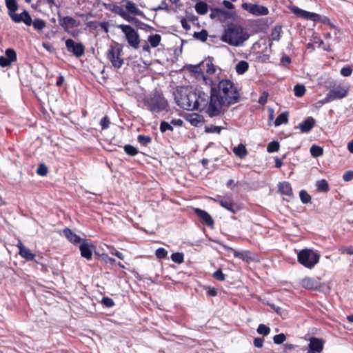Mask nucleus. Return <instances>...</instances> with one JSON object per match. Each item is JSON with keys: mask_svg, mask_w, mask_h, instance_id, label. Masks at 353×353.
<instances>
[{"mask_svg": "<svg viewBox=\"0 0 353 353\" xmlns=\"http://www.w3.org/2000/svg\"><path fill=\"white\" fill-rule=\"evenodd\" d=\"M211 91L220 103V110L223 106H230L239 101L240 94L234 83L229 79H222L217 86H212Z\"/></svg>", "mask_w": 353, "mask_h": 353, "instance_id": "obj_1", "label": "nucleus"}, {"mask_svg": "<svg viewBox=\"0 0 353 353\" xmlns=\"http://www.w3.org/2000/svg\"><path fill=\"white\" fill-rule=\"evenodd\" d=\"M196 99L194 100L196 110L205 112L210 117H219L223 114V111L220 110V103L217 97L210 91V95L203 91L197 90Z\"/></svg>", "mask_w": 353, "mask_h": 353, "instance_id": "obj_2", "label": "nucleus"}, {"mask_svg": "<svg viewBox=\"0 0 353 353\" xmlns=\"http://www.w3.org/2000/svg\"><path fill=\"white\" fill-rule=\"evenodd\" d=\"M250 37L247 31L240 25L228 24L225 28L220 39L232 46H241Z\"/></svg>", "mask_w": 353, "mask_h": 353, "instance_id": "obj_3", "label": "nucleus"}, {"mask_svg": "<svg viewBox=\"0 0 353 353\" xmlns=\"http://www.w3.org/2000/svg\"><path fill=\"white\" fill-rule=\"evenodd\" d=\"M174 100L176 104L186 110H194L196 92L188 91L185 89H177L174 93Z\"/></svg>", "mask_w": 353, "mask_h": 353, "instance_id": "obj_4", "label": "nucleus"}, {"mask_svg": "<svg viewBox=\"0 0 353 353\" xmlns=\"http://www.w3.org/2000/svg\"><path fill=\"white\" fill-rule=\"evenodd\" d=\"M146 108L152 113H159L168 108V102L162 94L155 91L151 96L146 97L143 101Z\"/></svg>", "mask_w": 353, "mask_h": 353, "instance_id": "obj_5", "label": "nucleus"}, {"mask_svg": "<svg viewBox=\"0 0 353 353\" xmlns=\"http://www.w3.org/2000/svg\"><path fill=\"white\" fill-rule=\"evenodd\" d=\"M298 261L307 268H312L318 263L320 255L310 249L301 250L298 253Z\"/></svg>", "mask_w": 353, "mask_h": 353, "instance_id": "obj_6", "label": "nucleus"}, {"mask_svg": "<svg viewBox=\"0 0 353 353\" xmlns=\"http://www.w3.org/2000/svg\"><path fill=\"white\" fill-rule=\"evenodd\" d=\"M117 27L125 34L128 44L134 49H138L140 43L139 33L130 25L121 24Z\"/></svg>", "mask_w": 353, "mask_h": 353, "instance_id": "obj_7", "label": "nucleus"}, {"mask_svg": "<svg viewBox=\"0 0 353 353\" xmlns=\"http://www.w3.org/2000/svg\"><path fill=\"white\" fill-rule=\"evenodd\" d=\"M121 53L122 48L119 45L112 46L108 52V59L114 68H120L124 63Z\"/></svg>", "mask_w": 353, "mask_h": 353, "instance_id": "obj_8", "label": "nucleus"}, {"mask_svg": "<svg viewBox=\"0 0 353 353\" xmlns=\"http://www.w3.org/2000/svg\"><path fill=\"white\" fill-rule=\"evenodd\" d=\"M347 90L345 88L341 85L334 87L329 91L325 99L319 101V103L323 105L336 99H343L347 95Z\"/></svg>", "mask_w": 353, "mask_h": 353, "instance_id": "obj_9", "label": "nucleus"}, {"mask_svg": "<svg viewBox=\"0 0 353 353\" xmlns=\"http://www.w3.org/2000/svg\"><path fill=\"white\" fill-rule=\"evenodd\" d=\"M241 7L243 10L255 16H263L269 13L268 8L263 6L243 3Z\"/></svg>", "mask_w": 353, "mask_h": 353, "instance_id": "obj_10", "label": "nucleus"}, {"mask_svg": "<svg viewBox=\"0 0 353 353\" xmlns=\"http://www.w3.org/2000/svg\"><path fill=\"white\" fill-rule=\"evenodd\" d=\"M67 50L72 53L77 57H81L84 54L85 48L81 43H75L72 39L65 41Z\"/></svg>", "mask_w": 353, "mask_h": 353, "instance_id": "obj_11", "label": "nucleus"}, {"mask_svg": "<svg viewBox=\"0 0 353 353\" xmlns=\"http://www.w3.org/2000/svg\"><path fill=\"white\" fill-rule=\"evenodd\" d=\"M58 16L59 24L63 27L65 32H69L70 29L78 27L80 25L79 21L71 17H61L59 14H58Z\"/></svg>", "mask_w": 353, "mask_h": 353, "instance_id": "obj_12", "label": "nucleus"}, {"mask_svg": "<svg viewBox=\"0 0 353 353\" xmlns=\"http://www.w3.org/2000/svg\"><path fill=\"white\" fill-rule=\"evenodd\" d=\"M5 54L6 57H0V65L1 67H8L10 65L12 62L17 61V54L12 48L6 49Z\"/></svg>", "mask_w": 353, "mask_h": 353, "instance_id": "obj_13", "label": "nucleus"}, {"mask_svg": "<svg viewBox=\"0 0 353 353\" xmlns=\"http://www.w3.org/2000/svg\"><path fill=\"white\" fill-rule=\"evenodd\" d=\"M224 248L226 251H230L232 252L234 254V256L236 258L240 259L245 262H250L254 260V256L252 254V253L250 251L245 250V251H236L234 250L233 248L224 245Z\"/></svg>", "mask_w": 353, "mask_h": 353, "instance_id": "obj_14", "label": "nucleus"}, {"mask_svg": "<svg viewBox=\"0 0 353 353\" xmlns=\"http://www.w3.org/2000/svg\"><path fill=\"white\" fill-rule=\"evenodd\" d=\"M292 11L296 16L303 19H309L314 21H316L320 19V16L318 14L307 12L297 7H293L292 8Z\"/></svg>", "mask_w": 353, "mask_h": 353, "instance_id": "obj_15", "label": "nucleus"}, {"mask_svg": "<svg viewBox=\"0 0 353 353\" xmlns=\"http://www.w3.org/2000/svg\"><path fill=\"white\" fill-rule=\"evenodd\" d=\"M324 341L319 338L311 337L308 344L307 351L312 352L321 353L323 350Z\"/></svg>", "mask_w": 353, "mask_h": 353, "instance_id": "obj_16", "label": "nucleus"}, {"mask_svg": "<svg viewBox=\"0 0 353 353\" xmlns=\"http://www.w3.org/2000/svg\"><path fill=\"white\" fill-rule=\"evenodd\" d=\"M121 2L125 3V7L128 13L138 15L143 18L145 17L143 12L139 10L132 1L121 0Z\"/></svg>", "mask_w": 353, "mask_h": 353, "instance_id": "obj_17", "label": "nucleus"}, {"mask_svg": "<svg viewBox=\"0 0 353 353\" xmlns=\"http://www.w3.org/2000/svg\"><path fill=\"white\" fill-rule=\"evenodd\" d=\"M217 202L221 206L233 214L236 213L239 210L238 205L229 199H221L218 200Z\"/></svg>", "mask_w": 353, "mask_h": 353, "instance_id": "obj_18", "label": "nucleus"}, {"mask_svg": "<svg viewBox=\"0 0 353 353\" xmlns=\"http://www.w3.org/2000/svg\"><path fill=\"white\" fill-rule=\"evenodd\" d=\"M194 212L201 219V220L205 223L208 226L212 228L214 225V221L211 216L205 210L199 208H195Z\"/></svg>", "mask_w": 353, "mask_h": 353, "instance_id": "obj_19", "label": "nucleus"}, {"mask_svg": "<svg viewBox=\"0 0 353 353\" xmlns=\"http://www.w3.org/2000/svg\"><path fill=\"white\" fill-rule=\"evenodd\" d=\"M93 248L94 246L92 245L87 243L85 240L83 241L79 246L81 256L88 260L91 259L92 256Z\"/></svg>", "mask_w": 353, "mask_h": 353, "instance_id": "obj_20", "label": "nucleus"}, {"mask_svg": "<svg viewBox=\"0 0 353 353\" xmlns=\"http://www.w3.org/2000/svg\"><path fill=\"white\" fill-rule=\"evenodd\" d=\"M314 125L315 120L312 117H310L303 122L300 123L297 128L300 129L301 132L307 133L313 128Z\"/></svg>", "mask_w": 353, "mask_h": 353, "instance_id": "obj_21", "label": "nucleus"}, {"mask_svg": "<svg viewBox=\"0 0 353 353\" xmlns=\"http://www.w3.org/2000/svg\"><path fill=\"white\" fill-rule=\"evenodd\" d=\"M278 189L281 194L288 196L289 199H292L293 197L292 189L289 182H280L278 184Z\"/></svg>", "mask_w": 353, "mask_h": 353, "instance_id": "obj_22", "label": "nucleus"}, {"mask_svg": "<svg viewBox=\"0 0 353 353\" xmlns=\"http://www.w3.org/2000/svg\"><path fill=\"white\" fill-rule=\"evenodd\" d=\"M18 248L19 249V254L27 261H32L35 257V254H33L29 248L24 246L21 242H19Z\"/></svg>", "mask_w": 353, "mask_h": 353, "instance_id": "obj_23", "label": "nucleus"}, {"mask_svg": "<svg viewBox=\"0 0 353 353\" xmlns=\"http://www.w3.org/2000/svg\"><path fill=\"white\" fill-rule=\"evenodd\" d=\"M63 232L67 239L73 244L80 243L84 241L69 228L64 229Z\"/></svg>", "mask_w": 353, "mask_h": 353, "instance_id": "obj_24", "label": "nucleus"}, {"mask_svg": "<svg viewBox=\"0 0 353 353\" xmlns=\"http://www.w3.org/2000/svg\"><path fill=\"white\" fill-rule=\"evenodd\" d=\"M46 5H48L51 10L52 9L53 6H55L57 8H59V5L56 3V0H37L35 5V8L40 10Z\"/></svg>", "mask_w": 353, "mask_h": 353, "instance_id": "obj_25", "label": "nucleus"}, {"mask_svg": "<svg viewBox=\"0 0 353 353\" xmlns=\"http://www.w3.org/2000/svg\"><path fill=\"white\" fill-rule=\"evenodd\" d=\"M232 150L234 154L241 159L245 158L248 154L246 148L242 143L239 144L236 147H234Z\"/></svg>", "mask_w": 353, "mask_h": 353, "instance_id": "obj_26", "label": "nucleus"}, {"mask_svg": "<svg viewBox=\"0 0 353 353\" xmlns=\"http://www.w3.org/2000/svg\"><path fill=\"white\" fill-rule=\"evenodd\" d=\"M249 68V63L245 61H239L235 66L236 72L239 74H244Z\"/></svg>", "mask_w": 353, "mask_h": 353, "instance_id": "obj_27", "label": "nucleus"}, {"mask_svg": "<svg viewBox=\"0 0 353 353\" xmlns=\"http://www.w3.org/2000/svg\"><path fill=\"white\" fill-rule=\"evenodd\" d=\"M105 8L121 17L125 12L123 7L114 4L105 5Z\"/></svg>", "mask_w": 353, "mask_h": 353, "instance_id": "obj_28", "label": "nucleus"}, {"mask_svg": "<svg viewBox=\"0 0 353 353\" xmlns=\"http://www.w3.org/2000/svg\"><path fill=\"white\" fill-rule=\"evenodd\" d=\"M148 40L151 47L156 48L160 44L161 37L160 34H155L150 35L148 38Z\"/></svg>", "mask_w": 353, "mask_h": 353, "instance_id": "obj_29", "label": "nucleus"}, {"mask_svg": "<svg viewBox=\"0 0 353 353\" xmlns=\"http://www.w3.org/2000/svg\"><path fill=\"white\" fill-rule=\"evenodd\" d=\"M288 116H289V114H288V112H284L281 113V114H279L276 117V119L274 121L275 126H279L281 124L288 123Z\"/></svg>", "mask_w": 353, "mask_h": 353, "instance_id": "obj_30", "label": "nucleus"}, {"mask_svg": "<svg viewBox=\"0 0 353 353\" xmlns=\"http://www.w3.org/2000/svg\"><path fill=\"white\" fill-rule=\"evenodd\" d=\"M195 10L198 14H205L208 11V4L203 1H200L196 4Z\"/></svg>", "mask_w": 353, "mask_h": 353, "instance_id": "obj_31", "label": "nucleus"}, {"mask_svg": "<svg viewBox=\"0 0 353 353\" xmlns=\"http://www.w3.org/2000/svg\"><path fill=\"white\" fill-rule=\"evenodd\" d=\"M32 25L35 30L41 31L46 27V22L41 19H35L34 21L32 20Z\"/></svg>", "mask_w": 353, "mask_h": 353, "instance_id": "obj_32", "label": "nucleus"}, {"mask_svg": "<svg viewBox=\"0 0 353 353\" xmlns=\"http://www.w3.org/2000/svg\"><path fill=\"white\" fill-rule=\"evenodd\" d=\"M282 31V28L281 26H276L272 30L271 32V39L272 41H279L281 37V33Z\"/></svg>", "mask_w": 353, "mask_h": 353, "instance_id": "obj_33", "label": "nucleus"}, {"mask_svg": "<svg viewBox=\"0 0 353 353\" xmlns=\"http://www.w3.org/2000/svg\"><path fill=\"white\" fill-rule=\"evenodd\" d=\"M311 155L314 157H319L323 155V150L321 147L316 145H313L310 148Z\"/></svg>", "mask_w": 353, "mask_h": 353, "instance_id": "obj_34", "label": "nucleus"}, {"mask_svg": "<svg viewBox=\"0 0 353 353\" xmlns=\"http://www.w3.org/2000/svg\"><path fill=\"white\" fill-rule=\"evenodd\" d=\"M316 187L318 190L323 192H327L329 190V185L326 180L321 179L320 181H318L316 183Z\"/></svg>", "mask_w": 353, "mask_h": 353, "instance_id": "obj_35", "label": "nucleus"}, {"mask_svg": "<svg viewBox=\"0 0 353 353\" xmlns=\"http://www.w3.org/2000/svg\"><path fill=\"white\" fill-rule=\"evenodd\" d=\"M6 6L8 12H16L18 10V5L16 0H5Z\"/></svg>", "mask_w": 353, "mask_h": 353, "instance_id": "obj_36", "label": "nucleus"}, {"mask_svg": "<svg viewBox=\"0 0 353 353\" xmlns=\"http://www.w3.org/2000/svg\"><path fill=\"white\" fill-rule=\"evenodd\" d=\"M205 68L206 72L208 74H214L216 72L215 65L213 64L212 59H208L204 62V66Z\"/></svg>", "mask_w": 353, "mask_h": 353, "instance_id": "obj_37", "label": "nucleus"}, {"mask_svg": "<svg viewBox=\"0 0 353 353\" xmlns=\"http://www.w3.org/2000/svg\"><path fill=\"white\" fill-rule=\"evenodd\" d=\"M137 141L141 145L143 146H147L149 143L152 142V139L150 136L139 134L137 137Z\"/></svg>", "mask_w": 353, "mask_h": 353, "instance_id": "obj_38", "label": "nucleus"}, {"mask_svg": "<svg viewBox=\"0 0 353 353\" xmlns=\"http://www.w3.org/2000/svg\"><path fill=\"white\" fill-rule=\"evenodd\" d=\"M294 95L297 97H301L305 94V88L303 85L297 84L294 88Z\"/></svg>", "mask_w": 353, "mask_h": 353, "instance_id": "obj_39", "label": "nucleus"}, {"mask_svg": "<svg viewBox=\"0 0 353 353\" xmlns=\"http://www.w3.org/2000/svg\"><path fill=\"white\" fill-rule=\"evenodd\" d=\"M223 129V127L210 125L205 126V132H206L208 133L220 134Z\"/></svg>", "mask_w": 353, "mask_h": 353, "instance_id": "obj_40", "label": "nucleus"}, {"mask_svg": "<svg viewBox=\"0 0 353 353\" xmlns=\"http://www.w3.org/2000/svg\"><path fill=\"white\" fill-rule=\"evenodd\" d=\"M256 332L259 334L268 336L270 333V328L265 324H259L256 329Z\"/></svg>", "mask_w": 353, "mask_h": 353, "instance_id": "obj_41", "label": "nucleus"}, {"mask_svg": "<svg viewBox=\"0 0 353 353\" xmlns=\"http://www.w3.org/2000/svg\"><path fill=\"white\" fill-rule=\"evenodd\" d=\"M317 281L311 278H305L302 281V287H317Z\"/></svg>", "mask_w": 353, "mask_h": 353, "instance_id": "obj_42", "label": "nucleus"}, {"mask_svg": "<svg viewBox=\"0 0 353 353\" xmlns=\"http://www.w3.org/2000/svg\"><path fill=\"white\" fill-rule=\"evenodd\" d=\"M171 259L174 263H176L178 264H181L184 261V255L181 252H175V253H173L171 255Z\"/></svg>", "mask_w": 353, "mask_h": 353, "instance_id": "obj_43", "label": "nucleus"}, {"mask_svg": "<svg viewBox=\"0 0 353 353\" xmlns=\"http://www.w3.org/2000/svg\"><path fill=\"white\" fill-rule=\"evenodd\" d=\"M198 79H201L202 81L205 84V85H209L210 86V88H212V86H214L213 85V81L212 80L209 78L208 76H206L205 74H204L203 72L201 73H199L198 75H197V77H196Z\"/></svg>", "mask_w": 353, "mask_h": 353, "instance_id": "obj_44", "label": "nucleus"}, {"mask_svg": "<svg viewBox=\"0 0 353 353\" xmlns=\"http://www.w3.org/2000/svg\"><path fill=\"white\" fill-rule=\"evenodd\" d=\"M124 151L130 156H135L138 154V150L132 145H125L124 146Z\"/></svg>", "mask_w": 353, "mask_h": 353, "instance_id": "obj_45", "label": "nucleus"}, {"mask_svg": "<svg viewBox=\"0 0 353 353\" xmlns=\"http://www.w3.org/2000/svg\"><path fill=\"white\" fill-rule=\"evenodd\" d=\"M299 196L303 203H308L311 201L310 195L304 190H301Z\"/></svg>", "mask_w": 353, "mask_h": 353, "instance_id": "obj_46", "label": "nucleus"}, {"mask_svg": "<svg viewBox=\"0 0 353 353\" xmlns=\"http://www.w3.org/2000/svg\"><path fill=\"white\" fill-rule=\"evenodd\" d=\"M194 37L201 41H205L208 39V32L205 30H202L201 32H196L194 34Z\"/></svg>", "mask_w": 353, "mask_h": 353, "instance_id": "obj_47", "label": "nucleus"}, {"mask_svg": "<svg viewBox=\"0 0 353 353\" xmlns=\"http://www.w3.org/2000/svg\"><path fill=\"white\" fill-rule=\"evenodd\" d=\"M21 22H23L27 26H31L32 25V18L29 13L24 10L22 12V17L21 18Z\"/></svg>", "mask_w": 353, "mask_h": 353, "instance_id": "obj_48", "label": "nucleus"}, {"mask_svg": "<svg viewBox=\"0 0 353 353\" xmlns=\"http://www.w3.org/2000/svg\"><path fill=\"white\" fill-rule=\"evenodd\" d=\"M159 129L162 133H164L168 130L173 131V127L171 125L170 123H169L166 121L161 122Z\"/></svg>", "mask_w": 353, "mask_h": 353, "instance_id": "obj_49", "label": "nucleus"}, {"mask_svg": "<svg viewBox=\"0 0 353 353\" xmlns=\"http://www.w3.org/2000/svg\"><path fill=\"white\" fill-rule=\"evenodd\" d=\"M279 143L277 141H272L268 143L267 150L268 152H276L279 150Z\"/></svg>", "mask_w": 353, "mask_h": 353, "instance_id": "obj_50", "label": "nucleus"}, {"mask_svg": "<svg viewBox=\"0 0 353 353\" xmlns=\"http://www.w3.org/2000/svg\"><path fill=\"white\" fill-rule=\"evenodd\" d=\"M285 340L286 336L283 333L276 334L273 337V341L276 345L282 344Z\"/></svg>", "mask_w": 353, "mask_h": 353, "instance_id": "obj_51", "label": "nucleus"}, {"mask_svg": "<svg viewBox=\"0 0 353 353\" xmlns=\"http://www.w3.org/2000/svg\"><path fill=\"white\" fill-rule=\"evenodd\" d=\"M155 255L159 259H165L168 255V251L163 248H160L156 250Z\"/></svg>", "mask_w": 353, "mask_h": 353, "instance_id": "obj_52", "label": "nucleus"}, {"mask_svg": "<svg viewBox=\"0 0 353 353\" xmlns=\"http://www.w3.org/2000/svg\"><path fill=\"white\" fill-rule=\"evenodd\" d=\"M101 303L106 307H112L114 305L113 300L109 297H103Z\"/></svg>", "mask_w": 353, "mask_h": 353, "instance_id": "obj_53", "label": "nucleus"}, {"mask_svg": "<svg viewBox=\"0 0 353 353\" xmlns=\"http://www.w3.org/2000/svg\"><path fill=\"white\" fill-rule=\"evenodd\" d=\"M37 173L40 176H46L48 174V168L46 165L41 163L39 165Z\"/></svg>", "mask_w": 353, "mask_h": 353, "instance_id": "obj_54", "label": "nucleus"}, {"mask_svg": "<svg viewBox=\"0 0 353 353\" xmlns=\"http://www.w3.org/2000/svg\"><path fill=\"white\" fill-rule=\"evenodd\" d=\"M122 18L126 20L128 22H134L135 23H141V21L137 19L134 17H131L129 13H128L126 11L124 13V14L122 16Z\"/></svg>", "mask_w": 353, "mask_h": 353, "instance_id": "obj_55", "label": "nucleus"}, {"mask_svg": "<svg viewBox=\"0 0 353 353\" xmlns=\"http://www.w3.org/2000/svg\"><path fill=\"white\" fill-rule=\"evenodd\" d=\"M8 14L12 21H14L15 23L21 22V18L22 17V12L21 14H17L15 12H8Z\"/></svg>", "mask_w": 353, "mask_h": 353, "instance_id": "obj_56", "label": "nucleus"}, {"mask_svg": "<svg viewBox=\"0 0 353 353\" xmlns=\"http://www.w3.org/2000/svg\"><path fill=\"white\" fill-rule=\"evenodd\" d=\"M352 70L350 66H345L341 68V74L343 77H350L352 74Z\"/></svg>", "mask_w": 353, "mask_h": 353, "instance_id": "obj_57", "label": "nucleus"}, {"mask_svg": "<svg viewBox=\"0 0 353 353\" xmlns=\"http://www.w3.org/2000/svg\"><path fill=\"white\" fill-rule=\"evenodd\" d=\"M110 119L108 117H104L100 122V125L101 126L102 130L108 129L110 125Z\"/></svg>", "mask_w": 353, "mask_h": 353, "instance_id": "obj_58", "label": "nucleus"}, {"mask_svg": "<svg viewBox=\"0 0 353 353\" xmlns=\"http://www.w3.org/2000/svg\"><path fill=\"white\" fill-rule=\"evenodd\" d=\"M343 179L345 181H350L353 179V171L349 170L344 173Z\"/></svg>", "mask_w": 353, "mask_h": 353, "instance_id": "obj_59", "label": "nucleus"}, {"mask_svg": "<svg viewBox=\"0 0 353 353\" xmlns=\"http://www.w3.org/2000/svg\"><path fill=\"white\" fill-rule=\"evenodd\" d=\"M213 276L215 279L219 281H223L225 279V276L221 270H218L214 272Z\"/></svg>", "mask_w": 353, "mask_h": 353, "instance_id": "obj_60", "label": "nucleus"}, {"mask_svg": "<svg viewBox=\"0 0 353 353\" xmlns=\"http://www.w3.org/2000/svg\"><path fill=\"white\" fill-rule=\"evenodd\" d=\"M340 251L342 254H347L349 255H352V254H353V247L350 246V247L341 248L340 249Z\"/></svg>", "mask_w": 353, "mask_h": 353, "instance_id": "obj_61", "label": "nucleus"}, {"mask_svg": "<svg viewBox=\"0 0 353 353\" xmlns=\"http://www.w3.org/2000/svg\"><path fill=\"white\" fill-rule=\"evenodd\" d=\"M268 97V93L266 92H264L261 94L260 98L259 99V103L260 104L264 105L267 102Z\"/></svg>", "mask_w": 353, "mask_h": 353, "instance_id": "obj_62", "label": "nucleus"}, {"mask_svg": "<svg viewBox=\"0 0 353 353\" xmlns=\"http://www.w3.org/2000/svg\"><path fill=\"white\" fill-rule=\"evenodd\" d=\"M152 10L154 11H159V10H168V5L166 4L165 1H163L161 4L156 8H152Z\"/></svg>", "mask_w": 353, "mask_h": 353, "instance_id": "obj_63", "label": "nucleus"}, {"mask_svg": "<svg viewBox=\"0 0 353 353\" xmlns=\"http://www.w3.org/2000/svg\"><path fill=\"white\" fill-rule=\"evenodd\" d=\"M263 345V340L261 338H255L254 339V345L256 347L260 348L262 347Z\"/></svg>", "mask_w": 353, "mask_h": 353, "instance_id": "obj_64", "label": "nucleus"}]
</instances>
